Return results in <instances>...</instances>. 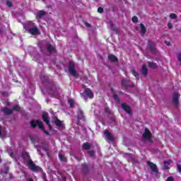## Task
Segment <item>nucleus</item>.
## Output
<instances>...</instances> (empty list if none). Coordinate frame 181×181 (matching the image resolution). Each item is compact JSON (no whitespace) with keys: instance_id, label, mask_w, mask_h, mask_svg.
Wrapping results in <instances>:
<instances>
[{"instance_id":"aec40b11","label":"nucleus","mask_w":181,"mask_h":181,"mask_svg":"<svg viewBox=\"0 0 181 181\" xmlns=\"http://www.w3.org/2000/svg\"><path fill=\"white\" fill-rule=\"evenodd\" d=\"M108 59L109 60H111V62H117L118 60V59H117L114 55H109Z\"/></svg>"},{"instance_id":"c03bdc74","label":"nucleus","mask_w":181,"mask_h":181,"mask_svg":"<svg viewBox=\"0 0 181 181\" xmlns=\"http://www.w3.org/2000/svg\"><path fill=\"white\" fill-rule=\"evenodd\" d=\"M28 181H33L32 179H28Z\"/></svg>"},{"instance_id":"de8ad7c7","label":"nucleus","mask_w":181,"mask_h":181,"mask_svg":"<svg viewBox=\"0 0 181 181\" xmlns=\"http://www.w3.org/2000/svg\"><path fill=\"white\" fill-rule=\"evenodd\" d=\"M5 174L8 173V171H6V173H4Z\"/></svg>"},{"instance_id":"a18cd8bd","label":"nucleus","mask_w":181,"mask_h":181,"mask_svg":"<svg viewBox=\"0 0 181 181\" xmlns=\"http://www.w3.org/2000/svg\"><path fill=\"white\" fill-rule=\"evenodd\" d=\"M111 92H112V93H114V89H111Z\"/></svg>"},{"instance_id":"f03ea898","label":"nucleus","mask_w":181,"mask_h":181,"mask_svg":"<svg viewBox=\"0 0 181 181\" xmlns=\"http://www.w3.org/2000/svg\"><path fill=\"white\" fill-rule=\"evenodd\" d=\"M23 28L28 33H30V35H33V36L40 35V32L39 31V29H37V27H35V24L30 21L23 24Z\"/></svg>"},{"instance_id":"c9c22d12","label":"nucleus","mask_w":181,"mask_h":181,"mask_svg":"<svg viewBox=\"0 0 181 181\" xmlns=\"http://www.w3.org/2000/svg\"><path fill=\"white\" fill-rule=\"evenodd\" d=\"M113 98L116 100V101H118V96L115 94L113 95Z\"/></svg>"},{"instance_id":"2eb2a0df","label":"nucleus","mask_w":181,"mask_h":181,"mask_svg":"<svg viewBox=\"0 0 181 181\" xmlns=\"http://www.w3.org/2000/svg\"><path fill=\"white\" fill-rule=\"evenodd\" d=\"M45 15V11H40L36 13V18L37 19H40V18H42V16H44Z\"/></svg>"},{"instance_id":"393cba45","label":"nucleus","mask_w":181,"mask_h":181,"mask_svg":"<svg viewBox=\"0 0 181 181\" xmlns=\"http://www.w3.org/2000/svg\"><path fill=\"white\" fill-rule=\"evenodd\" d=\"M170 19H176L177 18V16L175 13H171L170 15Z\"/></svg>"},{"instance_id":"473e14b6","label":"nucleus","mask_w":181,"mask_h":181,"mask_svg":"<svg viewBox=\"0 0 181 181\" xmlns=\"http://www.w3.org/2000/svg\"><path fill=\"white\" fill-rule=\"evenodd\" d=\"M122 84L123 87H128V85L127 84V82L125 81H122Z\"/></svg>"},{"instance_id":"f704fd0d","label":"nucleus","mask_w":181,"mask_h":181,"mask_svg":"<svg viewBox=\"0 0 181 181\" xmlns=\"http://www.w3.org/2000/svg\"><path fill=\"white\" fill-rule=\"evenodd\" d=\"M108 28H112V26H113V24H112V23L111 22V21H109L108 22Z\"/></svg>"},{"instance_id":"423d86ee","label":"nucleus","mask_w":181,"mask_h":181,"mask_svg":"<svg viewBox=\"0 0 181 181\" xmlns=\"http://www.w3.org/2000/svg\"><path fill=\"white\" fill-rule=\"evenodd\" d=\"M69 73L74 77H77V72H76V69H74V63L70 62L69 63Z\"/></svg>"},{"instance_id":"dca6fc26","label":"nucleus","mask_w":181,"mask_h":181,"mask_svg":"<svg viewBox=\"0 0 181 181\" xmlns=\"http://www.w3.org/2000/svg\"><path fill=\"white\" fill-rule=\"evenodd\" d=\"M179 94L177 93H175L173 95V103L177 105L179 103V100L177 99V96Z\"/></svg>"},{"instance_id":"09e8293b","label":"nucleus","mask_w":181,"mask_h":181,"mask_svg":"<svg viewBox=\"0 0 181 181\" xmlns=\"http://www.w3.org/2000/svg\"><path fill=\"white\" fill-rule=\"evenodd\" d=\"M0 162H1V159H0Z\"/></svg>"},{"instance_id":"ea45409f","label":"nucleus","mask_w":181,"mask_h":181,"mask_svg":"<svg viewBox=\"0 0 181 181\" xmlns=\"http://www.w3.org/2000/svg\"><path fill=\"white\" fill-rule=\"evenodd\" d=\"M86 26H87L88 28H90L91 27V25L90 24H88V23H86Z\"/></svg>"},{"instance_id":"5701e85b","label":"nucleus","mask_w":181,"mask_h":181,"mask_svg":"<svg viewBox=\"0 0 181 181\" xmlns=\"http://www.w3.org/2000/svg\"><path fill=\"white\" fill-rule=\"evenodd\" d=\"M148 46L151 50H153V49H155V46H153V43H152L151 41H148Z\"/></svg>"},{"instance_id":"72a5a7b5","label":"nucleus","mask_w":181,"mask_h":181,"mask_svg":"<svg viewBox=\"0 0 181 181\" xmlns=\"http://www.w3.org/2000/svg\"><path fill=\"white\" fill-rule=\"evenodd\" d=\"M103 11H104L103 9V8L100 7L98 9V12H99V13H103Z\"/></svg>"},{"instance_id":"6e6552de","label":"nucleus","mask_w":181,"mask_h":181,"mask_svg":"<svg viewBox=\"0 0 181 181\" xmlns=\"http://www.w3.org/2000/svg\"><path fill=\"white\" fill-rule=\"evenodd\" d=\"M122 108L127 113L129 114V115H131L132 114V110H131V107L125 104V103H123L122 104Z\"/></svg>"},{"instance_id":"9b49d317","label":"nucleus","mask_w":181,"mask_h":181,"mask_svg":"<svg viewBox=\"0 0 181 181\" xmlns=\"http://www.w3.org/2000/svg\"><path fill=\"white\" fill-rule=\"evenodd\" d=\"M147 163L150 168V169L153 171V172H156L158 173V167L156 166V164H154L153 163H151L149 161H147Z\"/></svg>"},{"instance_id":"20e7f679","label":"nucleus","mask_w":181,"mask_h":181,"mask_svg":"<svg viewBox=\"0 0 181 181\" xmlns=\"http://www.w3.org/2000/svg\"><path fill=\"white\" fill-rule=\"evenodd\" d=\"M143 138L146 141H148V142H152V140H151V138H152V133H151V131H149V129H146L144 130V133L143 134Z\"/></svg>"},{"instance_id":"39448f33","label":"nucleus","mask_w":181,"mask_h":181,"mask_svg":"<svg viewBox=\"0 0 181 181\" xmlns=\"http://www.w3.org/2000/svg\"><path fill=\"white\" fill-rule=\"evenodd\" d=\"M42 119L48 125L49 129H52V126L50 125V120L49 119V113L48 112H43L42 113Z\"/></svg>"},{"instance_id":"79ce46f5","label":"nucleus","mask_w":181,"mask_h":181,"mask_svg":"<svg viewBox=\"0 0 181 181\" xmlns=\"http://www.w3.org/2000/svg\"><path fill=\"white\" fill-rule=\"evenodd\" d=\"M165 44L167 45V46H170V44H169V42H165Z\"/></svg>"},{"instance_id":"a19ab883","label":"nucleus","mask_w":181,"mask_h":181,"mask_svg":"<svg viewBox=\"0 0 181 181\" xmlns=\"http://www.w3.org/2000/svg\"><path fill=\"white\" fill-rule=\"evenodd\" d=\"M10 156H11V158H13V153H10Z\"/></svg>"},{"instance_id":"1a4fd4ad","label":"nucleus","mask_w":181,"mask_h":181,"mask_svg":"<svg viewBox=\"0 0 181 181\" xmlns=\"http://www.w3.org/2000/svg\"><path fill=\"white\" fill-rule=\"evenodd\" d=\"M84 94L85 95L88 97V98H93L94 97V94L93 93V91H91V89L90 88H86L84 90Z\"/></svg>"},{"instance_id":"2f4dec72","label":"nucleus","mask_w":181,"mask_h":181,"mask_svg":"<svg viewBox=\"0 0 181 181\" xmlns=\"http://www.w3.org/2000/svg\"><path fill=\"white\" fill-rule=\"evenodd\" d=\"M6 5L7 6H8V8H11V6H12V2H11L10 1H7Z\"/></svg>"},{"instance_id":"a211bd4d","label":"nucleus","mask_w":181,"mask_h":181,"mask_svg":"<svg viewBox=\"0 0 181 181\" xmlns=\"http://www.w3.org/2000/svg\"><path fill=\"white\" fill-rule=\"evenodd\" d=\"M141 73L144 74V76H146V74H148V69H146V65H143Z\"/></svg>"},{"instance_id":"9d476101","label":"nucleus","mask_w":181,"mask_h":181,"mask_svg":"<svg viewBox=\"0 0 181 181\" xmlns=\"http://www.w3.org/2000/svg\"><path fill=\"white\" fill-rule=\"evenodd\" d=\"M104 135H106L107 141H114V136L111 134V133L108 132V131L105 130L103 132Z\"/></svg>"},{"instance_id":"4be33fe9","label":"nucleus","mask_w":181,"mask_h":181,"mask_svg":"<svg viewBox=\"0 0 181 181\" xmlns=\"http://www.w3.org/2000/svg\"><path fill=\"white\" fill-rule=\"evenodd\" d=\"M148 66L151 67V69H156L158 67V65L153 62H148Z\"/></svg>"},{"instance_id":"ddd939ff","label":"nucleus","mask_w":181,"mask_h":181,"mask_svg":"<svg viewBox=\"0 0 181 181\" xmlns=\"http://www.w3.org/2000/svg\"><path fill=\"white\" fill-rule=\"evenodd\" d=\"M172 164V160H168L167 161H164V169H169L170 165Z\"/></svg>"},{"instance_id":"6ab92c4d","label":"nucleus","mask_w":181,"mask_h":181,"mask_svg":"<svg viewBox=\"0 0 181 181\" xmlns=\"http://www.w3.org/2000/svg\"><path fill=\"white\" fill-rule=\"evenodd\" d=\"M47 50H48L49 53H54V52H56V49H54L52 45H48L47 47Z\"/></svg>"},{"instance_id":"c85d7f7f","label":"nucleus","mask_w":181,"mask_h":181,"mask_svg":"<svg viewBox=\"0 0 181 181\" xmlns=\"http://www.w3.org/2000/svg\"><path fill=\"white\" fill-rule=\"evenodd\" d=\"M88 153L89 156H90L91 158H93V156L95 155V153H94V151H88Z\"/></svg>"},{"instance_id":"f3484780","label":"nucleus","mask_w":181,"mask_h":181,"mask_svg":"<svg viewBox=\"0 0 181 181\" xmlns=\"http://www.w3.org/2000/svg\"><path fill=\"white\" fill-rule=\"evenodd\" d=\"M140 28H141V34L142 35H145L146 33V28H145V25L144 24H140Z\"/></svg>"},{"instance_id":"c756f323","label":"nucleus","mask_w":181,"mask_h":181,"mask_svg":"<svg viewBox=\"0 0 181 181\" xmlns=\"http://www.w3.org/2000/svg\"><path fill=\"white\" fill-rule=\"evenodd\" d=\"M59 158L60 160L64 161V156H63L62 154H59Z\"/></svg>"},{"instance_id":"e433bc0d","label":"nucleus","mask_w":181,"mask_h":181,"mask_svg":"<svg viewBox=\"0 0 181 181\" xmlns=\"http://www.w3.org/2000/svg\"><path fill=\"white\" fill-rule=\"evenodd\" d=\"M168 28H169V29H172V28H173L172 23H168Z\"/></svg>"},{"instance_id":"7c9ffc66","label":"nucleus","mask_w":181,"mask_h":181,"mask_svg":"<svg viewBox=\"0 0 181 181\" xmlns=\"http://www.w3.org/2000/svg\"><path fill=\"white\" fill-rule=\"evenodd\" d=\"M80 115L78 116V119H81L83 118V112L79 111Z\"/></svg>"},{"instance_id":"f257e3e1","label":"nucleus","mask_w":181,"mask_h":181,"mask_svg":"<svg viewBox=\"0 0 181 181\" xmlns=\"http://www.w3.org/2000/svg\"><path fill=\"white\" fill-rule=\"evenodd\" d=\"M23 158L24 160L27 162L31 170H33V172H40V170H42V168H40V167L33 163V161L30 160V156L28 153H23Z\"/></svg>"},{"instance_id":"4c0bfd02","label":"nucleus","mask_w":181,"mask_h":181,"mask_svg":"<svg viewBox=\"0 0 181 181\" xmlns=\"http://www.w3.org/2000/svg\"><path fill=\"white\" fill-rule=\"evenodd\" d=\"M177 57H178L179 62H180V63H181V54H178Z\"/></svg>"},{"instance_id":"4468645a","label":"nucleus","mask_w":181,"mask_h":181,"mask_svg":"<svg viewBox=\"0 0 181 181\" xmlns=\"http://www.w3.org/2000/svg\"><path fill=\"white\" fill-rule=\"evenodd\" d=\"M1 110L7 115L12 114V110H9L7 107H1Z\"/></svg>"},{"instance_id":"cd10ccee","label":"nucleus","mask_w":181,"mask_h":181,"mask_svg":"<svg viewBox=\"0 0 181 181\" xmlns=\"http://www.w3.org/2000/svg\"><path fill=\"white\" fill-rule=\"evenodd\" d=\"M132 74L134 76V77H138V73H136L135 70H132Z\"/></svg>"},{"instance_id":"7ed1b4c3","label":"nucleus","mask_w":181,"mask_h":181,"mask_svg":"<svg viewBox=\"0 0 181 181\" xmlns=\"http://www.w3.org/2000/svg\"><path fill=\"white\" fill-rule=\"evenodd\" d=\"M30 124H31V127H33V128H36V127H38V128H40V129H42V131H44L45 134H46L47 135H49V132H47V131L45 130V127H43V122H42V121L33 120V121H31Z\"/></svg>"},{"instance_id":"0eeeda50","label":"nucleus","mask_w":181,"mask_h":181,"mask_svg":"<svg viewBox=\"0 0 181 181\" xmlns=\"http://www.w3.org/2000/svg\"><path fill=\"white\" fill-rule=\"evenodd\" d=\"M48 93L51 95H54L57 98V94H59V91L57 90V88L56 86H53L51 89L48 90Z\"/></svg>"},{"instance_id":"b1692460","label":"nucleus","mask_w":181,"mask_h":181,"mask_svg":"<svg viewBox=\"0 0 181 181\" xmlns=\"http://www.w3.org/2000/svg\"><path fill=\"white\" fill-rule=\"evenodd\" d=\"M68 102L70 107H74V100L73 99H69Z\"/></svg>"},{"instance_id":"f8f14e48","label":"nucleus","mask_w":181,"mask_h":181,"mask_svg":"<svg viewBox=\"0 0 181 181\" xmlns=\"http://www.w3.org/2000/svg\"><path fill=\"white\" fill-rule=\"evenodd\" d=\"M54 122L57 127H59V128H64L63 122L60 121L57 118L54 119Z\"/></svg>"},{"instance_id":"58836bf2","label":"nucleus","mask_w":181,"mask_h":181,"mask_svg":"<svg viewBox=\"0 0 181 181\" xmlns=\"http://www.w3.org/2000/svg\"><path fill=\"white\" fill-rule=\"evenodd\" d=\"M177 169H178L179 172H181V165H177Z\"/></svg>"},{"instance_id":"a878e982","label":"nucleus","mask_w":181,"mask_h":181,"mask_svg":"<svg viewBox=\"0 0 181 181\" xmlns=\"http://www.w3.org/2000/svg\"><path fill=\"white\" fill-rule=\"evenodd\" d=\"M132 22H134V23H136V22H138V17L134 16V17L132 18Z\"/></svg>"},{"instance_id":"37998d69","label":"nucleus","mask_w":181,"mask_h":181,"mask_svg":"<svg viewBox=\"0 0 181 181\" xmlns=\"http://www.w3.org/2000/svg\"><path fill=\"white\" fill-rule=\"evenodd\" d=\"M40 78H41L42 81H45V79L43 78V77L41 76Z\"/></svg>"},{"instance_id":"49530a36","label":"nucleus","mask_w":181,"mask_h":181,"mask_svg":"<svg viewBox=\"0 0 181 181\" xmlns=\"http://www.w3.org/2000/svg\"><path fill=\"white\" fill-rule=\"evenodd\" d=\"M3 95H6V93H3Z\"/></svg>"},{"instance_id":"412c9836","label":"nucleus","mask_w":181,"mask_h":181,"mask_svg":"<svg viewBox=\"0 0 181 181\" xmlns=\"http://www.w3.org/2000/svg\"><path fill=\"white\" fill-rule=\"evenodd\" d=\"M90 148H91V145H90V144H88V143H85V144H83V149L88 150V149H89Z\"/></svg>"},{"instance_id":"bb28decb","label":"nucleus","mask_w":181,"mask_h":181,"mask_svg":"<svg viewBox=\"0 0 181 181\" xmlns=\"http://www.w3.org/2000/svg\"><path fill=\"white\" fill-rule=\"evenodd\" d=\"M14 111H21V107L19 105H16L13 107Z\"/></svg>"}]
</instances>
